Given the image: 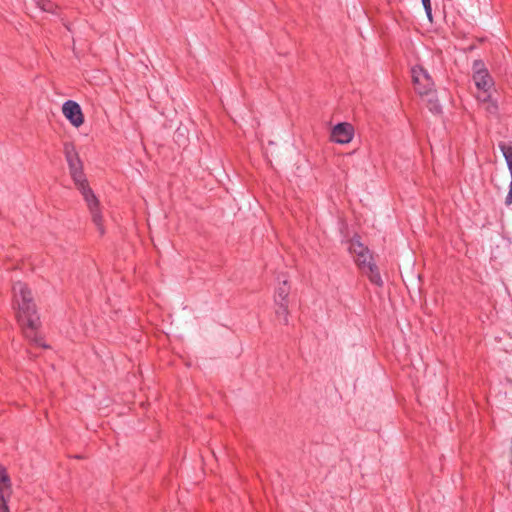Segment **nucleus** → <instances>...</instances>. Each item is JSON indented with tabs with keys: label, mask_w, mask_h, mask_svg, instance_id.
Listing matches in <instances>:
<instances>
[{
	"label": "nucleus",
	"mask_w": 512,
	"mask_h": 512,
	"mask_svg": "<svg viewBox=\"0 0 512 512\" xmlns=\"http://www.w3.org/2000/svg\"><path fill=\"white\" fill-rule=\"evenodd\" d=\"M14 306L17 309V319L23 328L24 336L37 346L46 347L38 335L39 316L33 302L31 291L22 282L13 285Z\"/></svg>",
	"instance_id": "obj_1"
},
{
	"label": "nucleus",
	"mask_w": 512,
	"mask_h": 512,
	"mask_svg": "<svg viewBox=\"0 0 512 512\" xmlns=\"http://www.w3.org/2000/svg\"><path fill=\"white\" fill-rule=\"evenodd\" d=\"M65 158L69 166L70 175L80 190L100 234H104L102 215L99 209V201L93 191L88 187L86 177L83 173V164L78 156L74 145L66 143L64 146Z\"/></svg>",
	"instance_id": "obj_2"
},
{
	"label": "nucleus",
	"mask_w": 512,
	"mask_h": 512,
	"mask_svg": "<svg viewBox=\"0 0 512 512\" xmlns=\"http://www.w3.org/2000/svg\"><path fill=\"white\" fill-rule=\"evenodd\" d=\"M348 249L359 269L369 277L370 281L377 286H382L383 280L376 264L373 262L372 255L358 237L351 239Z\"/></svg>",
	"instance_id": "obj_3"
},
{
	"label": "nucleus",
	"mask_w": 512,
	"mask_h": 512,
	"mask_svg": "<svg viewBox=\"0 0 512 512\" xmlns=\"http://www.w3.org/2000/svg\"><path fill=\"white\" fill-rule=\"evenodd\" d=\"M412 78L415 89L420 95H432L434 83L428 72L420 66L412 68Z\"/></svg>",
	"instance_id": "obj_4"
},
{
	"label": "nucleus",
	"mask_w": 512,
	"mask_h": 512,
	"mask_svg": "<svg viewBox=\"0 0 512 512\" xmlns=\"http://www.w3.org/2000/svg\"><path fill=\"white\" fill-rule=\"evenodd\" d=\"M473 80L476 87L485 93L483 100L486 101L489 98L488 91L493 85L492 78L490 77L487 69L484 68L483 63L475 61L473 65Z\"/></svg>",
	"instance_id": "obj_5"
},
{
	"label": "nucleus",
	"mask_w": 512,
	"mask_h": 512,
	"mask_svg": "<svg viewBox=\"0 0 512 512\" xmlns=\"http://www.w3.org/2000/svg\"><path fill=\"white\" fill-rule=\"evenodd\" d=\"M62 113L74 127H79L84 122L81 107L73 100H67L64 102L62 106Z\"/></svg>",
	"instance_id": "obj_6"
},
{
	"label": "nucleus",
	"mask_w": 512,
	"mask_h": 512,
	"mask_svg": "<svg viewBox=\"0 0 512 512\" xmlns=\"http://www.w3.org/2000/svg\"><path fill=\"white\" fill-rule=\"evenodd\" d=\"M331 137L336 143H349L353 137V127L348 123H339L333 128Z\"/></svg>",
	"instance_id": "obj_7"
},
{
	"label": "nucleus",
	"mask_w": 512,
	"mask_h": 512,
	"mask_svg": "<svg viewBox=\"0 0 512 512\" xmlns=\"http://www.w3.org/2000/svg\"><path fill=\"white\" fill-rule=\"evenodd\" d=\"M499 149L501 150L503 157L505 158L509 173L511 175V181L509 184V191L505 199L506 205L512 204V145L501 142L499 143Z\"/></svg>",
	"instance_id": "obj_8"
},
{
	"label": "nucleus",
	"mask_w": 512,
	"mask_h": 512,
	"mask_svg": "<svg viewBox=\"0 0 512 512\" xmlns=\"http://www.w3.org/2000/svg\"><path fill=\"white\" fill-rule=\"evenodd\" d=\"M290 293V286L286 279L283 281L279 280V285L276 288L274 302L275 303H283L288 302V295Z\"/></svg>",
	"instance_id": "obj_9"
},
{
	"label": "nucleus",
	"mask_w": 512,
	"mask_h": 512,
	"mask_svg": "<svg viewBox=\"0 0 512 512\" xmlns=\"http://www.w3.org/2000/svg\"><path fill=\"white\" fill-rule=\"evenodd\" d=\"M276 305V316L280 323L287 325L289 323L288 321V302L283 303H275Z\"/></svg>",
	"instance_id": "obj_10"
},
{
	"label": "nucleus",
	"mask_w": 512,
	"mask_h": 512,
	"mask_svg": "<svg viewBox=\"0 0 512 512\" xmlns=\"http://www.w3.org/2000/svg\"><path fill=\"white\" fill-rule=\"evenodd\" d=\"M11 493V482L6 470L0 466V494Z\"/></svg>",
	"instance_id": "obj_11"
},
{
	"label": "nucleus",
	"mask_w": 512,
	"mask_h": 512,
	"mask_svg": "<svg viewBox=\"0 0 512 512\" xmlns=\"http://www.w3.org/2000/svg\"><path fill=\"white\" fill-rule=\"evenodd\" d=\"M422 5L424 7L425 13L427 15V18L432 21V7H431V0H421Z\"/></svg>",
	"instance_id": "obj_12"
},
{
	"label": "nucleus",
	"mask_w": 512,
	"mask_h": 512,
	"mask_svg": "<svg viewBox=\"0 0 512 512\" xmlns=\"http://www.w3.org/2000/svg\"><path fill=\"white\" fill-rule=\"evenodd\" d=\"M56 8L57 7L50 1L43 2L41 5V9L43 11L50 12L53 14L55 13Z\"/></svg>",
	"instance_id": "obj_13"
},
{
	"label": "nucleus",
	"mask_w": 512,
	"mask_h": 512,
	"mask_svg": "<svg viewBox=\"0 0 512 512\" xmlns=\"http://www.w3.org/2000/svg\"><path fill=\"white\" fill-rule=\"evenodd\" d=\"M496 109H497L496 105H495V104H493V105L491 106V108H490V112H495V111H496Z\"/></svg>",
	"instance_id": "obj_14"
},
{
	"label": "nucleus",
	"mask_w": 512,
	"mask_h": 512,
	"mask_svg": "<svg viewBox=\"0 0 512 512\" xmlns=\"http://www.w3.org/2000/svg\"><path fill=\"white\" fill-rule=\"evenodd\" d=\"M434 110H435L436 112H438V110H439V109H438V106H435V107H434Z\"/></svg>",
	"instance_id": "obj_15"
}]
</instances>
